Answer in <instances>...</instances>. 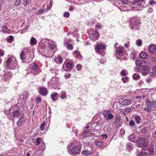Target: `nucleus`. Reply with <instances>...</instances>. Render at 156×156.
Wrapping results in <instances>:
<instances>
[{
  "instance_id": "obj_58",
  "label": "nucleus",
  "mask_w": 156,
  "mask_h": 156,
  "mask_svg": "<svg viewBox=\"0 0 156 156\" xmlns=\"http://www.w3.org/2000/svg\"><path fill=\"white\" fill-rule=\"evenodd\" d=\"M106 61V60L105 59L104 60L103 59H101V60L100 61V62L101 64H104V63Z\"/></svg>"
},
{
  "instance_id": "obj_45",
  "label": "nucleus",
  "mask_w": 156,
  "mask_h": 156,
  "mask_svg": "<svg viewBox=\"0 0 156 156\" xmlns=\"http://www.w3.org/2000/svg\"><path fill=\"white\" fill-rule=\"evenodd\" d=\"M70 15L69 13L68 12H65L64 14V16L66 18H68Z\"/></svg>"
},
{
  "instance_id": "obj_1",
  "label": "nucleus",
  "mask_w": 156,
  "mask_h": 156,
  "mask_svg": "<svg viewBox=\"0 0 156 156\" xmlns=\"http://www.w3.org/2000/svg\"><path fill=\"white\" fill-rule=\"evenodd\" d=\"M129 140L133 142L137 143V146L144 150L146 149L147 147V144L145 141L144 138L139 137L137 135L132 134L129 136Z\"/></svg>"
},
{
  "instance_id": "obj_22",
  "label": "nucleus",
  "mask_w": 156,
  "mask_h": 156,
  "mask_svg": "<svg viewBox=\"0 0 156 156\" xmlns=\"http://www.w3.org/2000/svg\"><path fill=\"white\" fill-rule=\"evenodd\" d=\"M24 118L23 117L20 118L17 122V125L19 126H21V125L23 124L24 121Z\"/></svg>"
},
{
  "instance_id": "obj_38",
  "label": "nucleus",
  "mask_w": 156,
  "mask_h": 156,
  "mask_svg": "<svg viewBox=\"0 0 156 156\" xmlns=\"http://www.w3.org/2000/svg\"><path fill=\"white\" fill-rule=\"evenodd\" d=\"M45 125V122H43L41 125L40 129L41 130L43 131L44 129V126Z\"/></svg>"
},
{
  "instance_id": "obj_37",
  "label": "nucleus",
  "mask_w": 156,
  "mask_h": 156,
  "mask_svg": "<svg viewBox=\"0 0 156 156\" xmlns=\"http://www.w3.org/2000/svg\"><path fill=\"white\" fill-rule=\"evenodd\" d=\"M136 44L138 46H140L142 44V41L140 40H138L136 41Z\"/></svg>"
},
{
  "instance_id": "obj_32",
  "label": "nucleus",
  "mask_w": 156,
  "mask_h": 156,
  "mask_svg": "<svg viewBox=\"0 0 156 156\" xmlns=\"http://www.w3.org/2000/svg\"><path fill=\"white\" fill-rule=\"evenodd\" d=\"M90 132V130L89 129L85 130L82 133L83 136L84 137L86 136V135L88 134Z\"/></svg>"
},
{
  "instance_id": "obj_59",
  "label": "nucleus",
  "mask_w": 156,
  "mask_h": 156,
  "mask_svg": "<svg viewBox=\"0 0 156 156\" xmlns=\"http://www.w3.org/2000/svg\"><path fill=\"white\" fill-rule=\"evenodd\" d=\"M121 1L124 4H127L128 2V0H122Z\"/></svg>"
},
{
  "instance_id": "obj_20",
  "label": "nucleus",
  "mask_w": 156,
  "mask_h": 156,
  "mask_svg": "<svg viewBox=\"0 0 156 156\" xmlns=\"http://www.w3.org/2000/svg\"><path fill=\"white\" fill-rule=\"evenodd\" d=\"M137 55V54H136V51L134 50L132 51L130 55L131 58H132L133 59H134L136 58Z\"/></svg>"
},
{
  "instance_id": "obj_56",
  "label": "nucleus",
  "mask_w": 156,
  "mask_h": 156,
  "mask_svg": "<svg viewBox=\"0 0 156 156\" xmlns=\"http://www.w3.org/2000/svg\"><path fill=\"white\" fill-rule=\"evenodd\" d=\"M31 2V0H26V3L24 4L25 6H26L27 5L29 4Z\"/></svg>"
},
{
  "instance_id": "obj_41",
  "label": "nucleus",
  "mask_w": 156,
  "mask_h": 156,
  "mask_svg": "<svg viewBox=\"0 0 156 156\" xmlns=\"http://www.w3.org/2000/svg\"><path fill=\"white\" fill-rule=\"evenodd\" d=\"M2 29L5 32L9 33V30L5 26H3L2 27Z\"/></svg>"
},
{
  "instance_id": "obj_6",
  "label": "nucleus",
  "mask_w": 156,
  "mask_h": 156,
  "mask_svg": "<svg viewBox=\"0 0 156 156\" xmlns=\"http://www.w3.org/2000/svg\"><path fill=\"white\" fill-rule=\"evenodd\" d=\"M90 32L91 34L90 35V37L91 40L95 41L98 38V33L96 30L92 29Z\"/></svg>"
},
{
  "instance_id": "obj_36",
  "label": "nucleus",
  "mask_w": 156,
  "mask_h": 156,
  "mask_svg": "<svg viewBox=\"0 0 156 156\" xmlns=\"http://www.w3.org/2000/svg\"><path fill=\"white\" fill-rule=\"evenodd\" d=\"M127 70H122L120 73V74L122 76H125L127 75Z\"/></svg>"
},
{
  "instance_id": "obj_19",
  "label": "nucleus",
  "mask_w": 156,
  "mask_h": 156,
  "mask_svg": "<svg viewBox=\"0 0 156 156\" xmlns=\"http://www.w3.org/2000/svg\"><path fill=\"white\" fill-rule=\"evenodd\" d=\"M149 130V128L147 126H144L141 130L140 132L141 133L145 134L147 133Z\"/></svg>"
},
{
  "instance_id": "obj_57",
  "label": "nucleus",
  "mask_w": 156,
  "mask_h": 156,
  "mask_svg": "<svg viewBox=\"0 0 156 156\" xmlns=\"http://www.w3.org/2000/svg\"><path fill=\"white\" fill-rule=\"evenodd\" d=\"M150 4L151 5H155L156 4V2L154 0H151L149 2Z\"/></svg>"
},
{
  "instance_id": "obj_18",
  "label": "nucleus",
  "mask_w": 156,
  "mask_h": 156,
  "mask_svg": "<svg viewBox=\"0 0 156 156\" xmlns=\"http://www.w3.org/2000/svg\"><path fill=\"white\" fill-rule=\"evenodd\" d=\"M37 40L34 37H32L30 39V44L31 46L36 45L37 43Z\"/></svg>"
},
{
  "instance_id": "obj_11",
  "label": "nucleus",
  "mask_w": 156,
  "mask_h": 156,
  "mask_svg": "<svg viewBox=\"0 0 156 156\" xmlns=\"http://www.w3.org/2000/svg\"><path fill=\"white\" fill-rule=\"evenodd\" d=\"M148 49L151 53H154L156 51V45L153 44H150L148 47Z\"/></svg>"
},
{
  "instance_id": "obj_55",
  "label": "nucleus",
  "mask_w": 156,
  "mask_h": 156,
  "mask_svg": "<svg viewBox=\"0 0 156 156\" xmlns=\"http://www.w3.org/2000/svg\"><path fill=\"white\" fill-rule=\"evenodd\" d=\"M44 11V9H40L37 12V14L38 15L41 14Z\"/></svg>"
},
{
  "instance_id": "obj_60",
  "label": "nucleus",
  "mask_w": 156,
  "mask_h": 156,
  "mask_svg": "<svg viewBox=\"0 0 156 156\" xmlns=\"http://www.w3.org/2000/svg\"><path fill=\"white\" fill-rule=\"evenodd\" d=\"M58 59H59V63H61L62 62V58L60 56L58 57Z\"/></svg>"
},
{
  "instance_id": "obj_48",
  "label": "nucleus",
  "mask_w": 156,
  "mask_h": 156,
  "mask_svg": "<svg viewBox=\"0 0 156 156\" xmlns=\"http://www.w3.org/2000/svg\"><path fill=\"white\" fill-rule=\"evenodd\" d=\"M144 109L148 113L150 112L151 111V108L149 107L145 108H144Z\"/></svg>"
},
{
  "instance_id": "obj_51",
  "label": "nucleus",
  "mask_w": 156,
  "mask_h": 156,
  "mask_svg": "<svg viewBox=\"0 0 156 156\" xmlns=\"http://www.w3.org/2000/svg\"><path fill=\"white\" fill-rule=\"evenodd\" d=\"M42 50H44L42 51L43 53H42V54L43 55H47L49 54V52L48 51H44L45 50L44 49H43Z\"/></svg>"
},
{
  "instance_id": "obj_64",
  "label": "nucleus",
  "mask_w": 156,
  "mask_h": 156,
  "mask_svg": "<svg viewBox=\"0 0 156 156\" xmlns=\"http://www.w3.org/2000/svg\"><path fill=\"white\" fill-rule=\"evenodd\" d=\"M152 136H153L154 137H156V129L155 130L154 133L152 134Z\"/></svg>"
},
{
  "instance_id": "obj_17",
  "label": "nucleus",
  "mask_w": 156,
  "mask_h": 156,
  "mask_svg": "<svg viewBox=\"0 0 156 156\" xmlns=\"http://www.w3.org/2000/svg\"><path fill=\"white\" fill-rule=\"evenodd\" d=\"M58 96V94L57 93L54 92L51 94V98L53 101H55L57 100V97Z\"/></svg>"
},
{
  "instance_id": "obj_21",
  "label": "nucleus",
  "mask_w": 156,
  "mask_h": 156,
  "mask_svg": "<svg viewBox=\"0 0 156 156\" xmlns=\"http://www.w3.org/2000/svg\"><path fill=\"white\" fill-rule=\"evenodd\" d=\"M140 58L143 59H146L148 58V56L147 54L145 52L141 53L139 55Z\"/></svg>"
},
{
  "instance_id": "obj_2",
  "label": "nucleus",
  "mask_w": 156,
  "mask_h": 156,
  "mask_svg": "<svg viewBox=\"0 0 156 156\" xmlns=\"http://www.w3.org/2000/svg\"><path fill=\"white\" fill-rule=\"evenodd\" d=\"M140 23V20L139 19L134 17L131 20L129 27L131 30L133 31L138 30Z\"/></svg>"
},
{
  "instance_id": "obj_14",
  "label": "nucleus",
  "mask_w": 156,
  "mask_h": 156,
  "mask_svg": "<svg viewBox=\"0 0 156 156\" xmlns=\"http://www.w3.org/2000/svg\"><path fill=\"white\" fill-rule=\"evenodd\" d=\"M12 73L9 72H5L3 76V80L7 81L10 79L12 76Z\"/></svg>"
},
{
  "instance_id": "obj_53",
  "label": "nucleus",
  "mask_w": 156,
  "mask_h": 156,
  "mask_svg": "<svg viewBox=\"0 0 156 156\" xmlns=\"http://www.w3.org/2000/svg\"><path fill=\"white\" fill-rule=\"evenodd\" d=\"M14 66V67L13 69H18L20 68V66L17 64L16 62V63H15Z\"/></svg>"
},
{
  "instance_id": "obj_23",
  "label": "nucleus",
  "mask_w": 156,
  "mask_h": 156,
  "mask_svg": "<svg viewBox=\"0 0 156 156\" xmlns=\"http://www.w3.org/2000/svg\"><path fill=\"white\" fill-rule=\"evenodd\" d=\"M147 105L154 108L156 107V102L149 101L147 103Z\"/></svg>"
},
{
  "instance_id": "obj_43",
  "label": "nucleus",
  "mask_w": 156,
  "mask_h": 156,
  "mask_svg": "<svg viewBox=\"0 0 156 156\" xmlns=\"http://www.w3.org/2000/svg\"><path fill=\"white\" fill-rule=\"evenodd\" d=\"M21 0H15L14 5L16 6H18L20 4Z\"/></svg>"
},
{
  "instance_id": "obj_3",
  "label": "nucleus",
  "mask_w": 156,
  "mask_h": 156,
  "mask_svg": "<svg viewBox=\"0 0 156 156\" xmlns=\"http://www.w3.org/2000/svg\"><path fill=\"white\" fill-rule=\"evenodd\" d=\"M16 106L15 105L12 106L11 107L10 109L9 114L8 115V118L9 119H11L12 116L11 114H10V113H11V111L12 110L13 111L12 116L14 118H18L19 117L20 115V112L18 109H14V108Z\"/></svg>"
},
{
  "instance_id": "obj_15",
  "label": "nucleus",
  "mask_w": 156,
  "mask_h": 156,
  "mask_svg": "<svg viewBox=\"0 0 156 156\" xmlns=\"http://www.w3.org/2000/svg\"><path fill=\"white\" fill-rule=\"evenodd\" d=\"M106 48V46L104 44H98L95 46L96 51L98 52L101 49H104Z\"/></svg>"
},
{
  "instance_id": "obj_54",
  "label": "nucleus",
  "mask_w": 156,
  "mask_h": 156,
  "mask_svg": "<svg viewBox=\"0 0 156 156\" xmlns=\"http://www.w3.org/2000/svg\"><path fill=\"white\" fill-rule=\"evenodd\" d=\"M81 65L80 64H78L76 66V68L77 70H80L81 68Z\"/></svg>"
},
{
  "instance_id": "obj_33",
  "label": "nucleus",
  "mask_w": 156,
  "mask_h": 156,
  "mask_svg": "<svg viewBox=\"0 0 156 156\" xmlns=\"http://www.w3.org/2000/svg\"><path fill=\"white\" fill-rule=\"evenodd\" d=\"M45 144L44 143L43 144H41L40 146L38 147V149L42 150V152L45 148Z\"/></svg>"
},
{
  "instance_id": "obj_39",
  "label": "nucleus",
  "mask_w": 156,
  "mask_h": 156,
  "mask_svg": "<svg viewBox=\"0 0 156 156\" xmlns=\"http://www.w3.org/2000/svg\"><path fill=\"white\" fill-rule=\"evenodd\" d=\"M41 138H37L36 139V143L35 144L36 145H38L41 143Z\"/></svg>"
},
{
  "instance_id": "obj_50",
  "label": "nucleus",
  "mask_w": 156,
  "mask_h": 156,
  "mask_svg": "<svg viewBox=\"0 0 156 156\" xmlns=\"http://www.w3.org/2000/svg\"><path fill=\"white\" fill-rule=\"evenodd\" d=\"M36 101L38 103H40L41 102V98L39 96H37L36 99Z\"/></svg>"
},
{
  "instance_id": "obj_49",
  "label": "nucleus",
  "mask_w": 156,
  "mask_h": 156,
  "mask_svg": "<svg viewBox=\"0 0 156 156\" xmlns=\"http://www.w3.org/2000/svg\"><path fill=\"white\" fill-rule=\"evenodd\" d=\"M120 132V134L121 136H122L125 133V131L124 129H121Z\"/></svg>"
},
{
  "instance_id": "obj_10",
  "label": "nucleus",
  "mask_w": 156,
  "mask_h": 156,
  "mask_svg": "<svg viewBox=\"0 0 156 156\" xmlns=\"http://www.w3.org/2000/svg\"><path fill=\"white\" fill-rule=\"evenodd\" d=\"M115 55L116 57L118 59H119V58L118 57V55L120 56L123 53L124 48L123 47L119 46L117 48H116Z\"/></svg>"
},
{
  "instance_id": "obj_30",
  "label": "nucleus",
  "mask_w": 156,
  "mask_h": 156,
  "mask_svg": "<svg viewBox=\"0 0 156 156\" xmlns=\"http://www.w3.org/2000/svg\"><path fill=\"white\" fill-rule=\"evenodd\" d=\"M20 57L21 60H24L26 58V56H25V54L24 51H22L20 55Z\"/></svg>"
},
{
  "instance_id": "obj_63",
  "label": "nucleus",
  "mask_w": 156,
  "mask_h": 156,
  "mask_svg": "<svg viewBox=\"0 0 156 156\" xmlns=\"http://www.w3.org/2000/svg\"><path fill=\"white\" fill-rule=\"evenodd\" d=\"M101 25L100 24H98L95 25V27L96 28H98L101 27Z\"/></svg>"
},
{
  "instance_id": "obj_44",
  "label": "nucleus",
  "mask_w": 156,
  "mask_h": 156,
  "mask_svg": "<svg viewBox=\"0 0 156 156\" xmlns=\"http://www.w3.org/2000/svg\"><path fill=\"white\" fill-rule=\"evenodd\" d=\"M135 125V122L133 120H131L129 122V125L130 126H134Z\"/></svg>"
},
{
  "instance_id": "obj_8",
  "label": "nucleus",
  "mask_w": 156,
  "mask_h": 156,
  "mask_svg": "<svg viewBox=\"0 0 156 156\" xmlns=\"http://www.w3.org/2000/svg\"><path fill=\"white\" fill-rule=\"evenodd\" d=\"M38 90L39 93L43 96H46L48 92L47 88L43 87H39Z\"/></svg>"
},
{
  "instance_id": "obj_12",
  "label": "nucleus",
  "mask_w": 156,
  "mask_h": 156,
  "mask_svg": "<svg viewBox=\"0 0 156 156\" xmlns=\"http://www.w3.org/2000/svg\"><path fill=\"white\" fill-rule=\"evenodd\" d=\"M73 66L72 63L70 62H67L64 66L63 69L66 71H68L73 68Z\"/></svg>"
},
{
  "instance_id": "obj_34",
  "label": "nucleus",
  "mask_w": 156,
  "mask_h": 156,
  "mask_svg": "<svg viewBox=\"0 0 156 156\" xmlns=\"http://www.w3.org/2000/svg\"><path fill=\"white\" fill-rule=\"evenodd\" d=\"M96 145L99 147H101L103 145V143L100 141H98L96 142Z\"/></svg>"
},
{
  "instance_id": "obj_9",
  "label": "nucleus",
  "mask_w": 156,
  "mask_h": 156,
  "mask_svg": "<svg viewBox=\"0 0 156 156\" xmlns=\"http://www.w3.org/2000/svg\"><path fill=\"white\" fill-rule=\"evenodd\" d=\"M119 102L120 104L124 105H128L131 104V101L130 99H126L124 98H121L119 100Z\"/></svg>"
},
{
  "instance_id": "obj_31",
  "label": "nucleus",
  "mask_w": 156,
  "mask_h": 156,
  "mask_svg": "<svg viewBox=\"0 0 156 156\" xmlns=\"http://www.w3.org/2000/svg\"><path fill=\"white\" fill-rule=\"evenodd\" d=\"M48 47L51 49V51L53 50L54 49L55 47L56 46L54 44H48Z\"/></svg>"
},
{
  "instance_id": "obj_46",
  "label": "nucleus",
  "mask_w": 156,
  "mask_h": 156,
  "mask_svg": "<svg viewBox=\"0 0 156 156\" xmlns=\"http://www.w3.org/2000/svg\"><path fill=\"white\" fill-rule=\"evenodd\" d=\"M74 53L75 54H77L80 57V58H82V56L80 54V52L77 51H74Z\"/></svg>"
},
{
  "instance_id": "obj_62",
  "label": "nucleus",
  "mask_w": 156,
  "mask_h": 156,
  "mask_svg": "<svg viewBox=\"0 0 156 156\" xmlns=\"http://www.w3.org/2000/svg\"><path fill=\"white\" fill-rule=\"evenodd\" d=\"M153 11V9L151 8H149L147 10V12L149 13H151Z\"/></svg>"
},
{
  "instance_id": "obj_35",
  "label": "nucleus",
  "mask_w": 156,
  "mask_h": 156,
  "mask_svg": "<svg viewBox=\"0 0 156 156\" xmlns=\"http://www.w3.org/2000/svg\"><path fill=\"white\" fill-rule=\"evenodd\" d=\"M120 121V119L118 116H116L115 117V123L119 124Z\"/></svg>"
},
{
  "instance_id": "obj_47",
  "label": "nucleus",
  "mask_w": 156,
  "mask_h": 156,
  "mask_svg": "<svg viewBox=\"0 0 156 156\" xmlns=\"http://www.w3.org/2000/svg\"><path fill=\"white\" fill-rule=\"evenodd\" d=\"M128 78L126 76L124 78H122V80L123 81L124 83H125L126 82V81H127L128 80Z\"/></svg>"
},
{
  "instance_id": "obj_28",
  "label": "nucleus",
  "mask_w": 156,
  "mask_h": 156,
  "mask_svg": "<svg viewBox=\"0 0 156 156\" xmlns=\"http://www.w3.org/2000/svg\"><path fill=\"white\" fill-rule=\"evenodd\" d=\"M32 70H36L38 69L37 65L35 63H34L31 64L30 66Z\"/></svg>"
},
{
  "instance_id": "obj_13",
  "label": "nucleus",
  "mask_w": 156,
  "mask_h": 156,
  "mask_svg": "<svg viewBox=\"0 0 156 156\" xmlns=\"http://www.w3.org/2000/svg\"><path fill=\"white\" fill-rule=\"evenodd\" d=\"M136 67H141L144 66L146 64V62L144 60H136L135 62Z\"/></svg>"
},
{
  "instance_id": "obj_5",
  "label": "nucleus",
  "mask_w": 156,
  "mask_h": 156,
  "mask_svg": "<svg viewBox=\"0 0 156 156\" xmlns=\"http://www.w3.org/2000/svg\"><path fill=\"white\" fill-rule=\"evenodd\" d=\"M81 149V146L80 144L74 147L72 150L69 152L71 155H76L78 154L80 152Z\"/></svg>"
},
{
  "instance_id": "obj_4",
  "label": "nucleus",
  "mask_w": 156,
  "mask_h": 156,
  "mask_svg": "<svg viewBox=\"0 0 156 156\" xmlns=\"http://www.w3.org/2000/svg\"><path fill=\"white\" fill-rule=\"evenodd\" d=\"M144 0H135L132 2V4L136 6L133 7V8H136V10H140L141 9L143 6V3H144L143 2Z\"/></svg>"
},
{
  "instance_id": "obj_7",
  "label": "nucleus",
  "mask_w": 156,
  "mask_h": 156,
  "mask_svg": "<svg viewBox=\"0 0 156 156\" xmlns=\"http://www.w3.org/2000/svg\"><path fill=\"white\" fill-rule=\"evenodd\" d=\"M104 116L106 120H111L113 118V115L112 114L111 112L107 110L104 113Z\"/></svg>"
},
{
  "instance_id": "obj_25",
  "label": "nucleus",
  "mask_w": 156,
  "mask_h": 156,
  "mask_svg": "<svg viewBox=\"0 0 156 156\" xmlns=\"http://www.w3.org/2000/svg\"><path fill=\"white\" fill-rule=\"evenodd\" d=\"M12 60V57H9L8 59L6 62V66L8 68H10L11 67L10 65L11 64V62Z\"/></svg>"
},
{
  "instance_id": "obj_52",
  "label": "nucleus",
  "mask_w": 156,
  "mask_h": 156,
  "mask_svg": "<svg viewBox=\"0 0 156 156\" xmlns=\"http://www.w3.org/2000/svg\"><path fill=\"white\" fill-rule=\"evenodd\" d=\"M82 154L84 155H88L89 154V152L87 151H84L82 152Z\"/></svg>"
},
{
  "instance_id": "obj_16",
  "label": "nucleus",
  "mask_w": 156,
  "mask_h": 156,
  "mask_svg": "<svg viewBox=\"0 0 156 156\" xmlns=\"http://www.w3.org/2000/svg\"><path fill=\"white\" fill-rule=\"evenodd\" d=\"M149 70V68L148 66H145L143 69H142L141 72L143 75L144 76L146 75L148 72Z\"/></svg>"
},
{
  "instance_id": "obj_24",
  "label": "nucleus",
  "mask_w": 156,
  "mask_h": 156,
  "mask_svg": "<svg viewBox=\"0 0 156 156\" xmlns=\"http://www.w3.org/2000/svg\"><path fill=\"white\" fill-rule=\"evenodd\" d=\"M126 147L127 149L129 151H131L133 147V145L131 143H129L127 144Z\"/></svg>"
},
{
  "instance_id": "obj_26",
  "label": "nucleus",
  "mask_w": 156,
  "mask_h": 156,
  "mask_svg": "<svg viewBox=\"0 0 156 156\" xmlns=\"http://www.w3.org/2000/svg\"><path fill=\"white\" fill-rule=\"evenodd\" d=\"M60 98L62 99L65 98L67 99V97L66 93L64 91L61 92Z\"/></svg>"
},
{
  "instance_id": "obj_29",
  "label": "nucleus",
  "mask_w": 156,
  "mask_h": 156,
  "mask_svg": "<svg viewBox=\"0 0 156 156\" xmlns=\"http://www.w3.org/2000/svg\"><path fill=\"white\" fill-rule=\"evenodd\" d=\"M140 77V75L138 73H135L133 75V78L135 80H139Z\"/></svg>"
},
{
  "instance_id": "obj_40",
  "label": "nucleus",
  "mask_w": 156,
  "mask_h": 156,
  "mask_svg": "<svg viewBox=\"0 0 156 156\" xmlns=\"http://www.w3.org/2000/svg\"><path fill=\"white\" fill-rule=\"evenodd\" d=\"M147 154V153H144L142 152H140L137 154V156H145Z\"/></svg>"
},
{
  "instance_id": "obj_42",
  "label": "nucleus",
  "mask_w": 156,
  "mask_h": 156,
  "mask_svg": "<svg viewBox=\"0 0 156 156\" xmlns=\"http://www.w3.org/2000/svg\"><path fill=\"white\" fill-rule=\"evenodd\" d=\"M67 48L68 50H72L73 49V47L71 44H68L67 45Z\"/></svg>"
},
{
  "instance_id": "obj_27",
  "label": "nucleus",
  "mask_w": 156,
  "mask_h": 156,
  "mask_svg": "<svg viewBox=\"0 0 156 156\" xmlns=\"http://www.w3.org/2000/svg\"><path fill=\"white\" fill-rule=\"evenodd\" d=\"M135 118L136 122L137 124H139L141 120V117L138 115H135Z\"/></svg>"
},
{
  "instance_id": "obj_61",
  "label": "nucleus",
  "mask_w": 156,
  "mask_h": 156,
  "mask_svg": "<svg viewBox=\"0 0 156 156\" xmlns=\"http://www.w3.org/2000/svg\"><path fill=\"white\" fill-rule=\"evenodd\" d=\"M135 71L136 72H139L140 70V69H139L138 67H135Z\"/></svg>"
}]
</instances>
